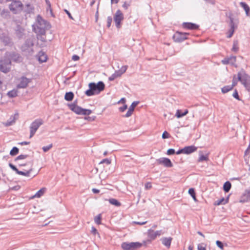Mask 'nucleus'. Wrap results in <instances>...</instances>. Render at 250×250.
Instances as JSON below:
<instances>
[{
  "instance_id": "5701e85b",
  "label": "nucleus",
  "mask_w": 250,
  "mask_h": 250,
  "mask_svg": "<svg viewBox=\"0 0 250 250\" xmlns=\"http://www.w3.org/2000/svg\"><path fill=\"white\" fill-rule=\"evenodd\" d=\"M0 39L5 45H8L11 42V39L9 37L4 34L0 35Z\"/></svg>"
},
{
  "instance_id": "ea45409f",
  "label": "nucleus",
  "mask_w": 250,
  "mask_h": 250,
  "mask_svg": "<svg viewBox=\"0 0 250 250\" xmlns=\"http://www.w3.org/2000/svg\"><path fill=\"white\" fill-rule=\"evenodd\" d=\"M34 10V8L32 7L29 4H27L26 5V8L25 9V12L27 13L30 14L32 13Z\"/></svg>"
},
{
  "instance_id": "8fccbe9b",
  "label": "nucleus",
  "mask_w": 250,
  "mask_h": 250,
  "mask_svg": "<svg viewBox=\"0 0 250 250\" xmlns=\"http://www.w3.org/2000/svg\"><path fill=\"white\" fill-rule=\"evenodd\" d=\"M232 96L235 98L236 99L238 100H241V99H240V97H239V94H238V91L237 90V89H235L233 93V94H232Z\"/></svg>"
},
{
  "instance_id": "393cba45",
  "label": "nucleus",
  "mask_w": 250,
  "mask_h": 250,
  "mask_svg": "<svg viewBox=\"0 0 250 250\" xmlns=\"http://www.w3.org/2000/svg\"><path fill=\"white\" fill-rule=\"evenodd\" d=\"M147 235L150 241L154 240L157 238L155 231L152 229H149L147 230Z\"/></svg>"
},
{
  "instance_id": "f03ea898",
  "label": "nucleus",
  "mask_w": 250,
  "mask_h": 250,
  "mask_svg": "<svg viewBox=\"0 0 250 250\" xmlns=\"http://www.w3.org/2000/svg\"><path fill=\"white\" fill-rule=\"evenodd\" d=\"M238 80L241 82L245 88L250 91V76L247 74L246 71L242 69L237 74Z\"/></svg>"
},
{
  "instance_id": "6e6d98bb",
  "label": "nucleus",
  "mask_w": 250,
  "mask_h": 250,
  "mask_svg": "<svg viewBox=\"0 0 250 250\" xmlns=\"http://www.w3.org/2000/svg\"><path fill=\"white\" fill-rule=\"evenodd\" d=\"M127 108V105L126 104H124L123 106L119 107V110L120 112H124Z\"/></svg>"
},
{
  "instance_id": "603ef678",
  "label": "nucleus",
  "mask_w": 250,
  "mask_h": 250,
  "mask_svg": "<svg viewBox=\"0 0 250 250\" xmlns=\"http://www.w3.org/2000/svg\"><path fill=\"white\" fill-rule=\"evenodd\" d=\"M37 38L42 42H45L46 41L45 35H37Z\"/></svg>"
},
{
  "instance_id": "338daca9",
  "label": "nucleus",
  "mask_w": 250,
  "mask_h": 250,
  "mask_svg": "<svg viewBox=\"0 0 250 250\" xmlns=\"http://www.w3.org/2000/svg\"><path fill=\"white\" fill-rule=\"evenodd\" d=\"M197 249L198 250H206L205 247L200 244L198 245Z\"/></svg>"
},
{
  "instance_id": "c9c22d12",
  "label": "nucleus",
  "mask_w": 250,
  "mask_h": 250,
  "mask_svg": "<svg viewBox=\"0 0 250 250\" xmlns=\"http://www.w3.org/2000/svg\"><path fill=\"white\" fill-rule=\"evenodd\" d=\"M15 122V118L14 117H11L5 123V125L6 126H10L12 125Z\"/></svg>"
},
{
  "instance_id": "ddd939ff",
  "label": "nucleus",
  "mask_w": 250,
  "mask_h": 250,
  "mask_svg": "<svg viewBox=\"0 0 250 250\" xmlns=\"http://www.w3.org/2000/svg\"><path fill=\"white\" fill-rule=\"evenodd\" d=\"M8 59L11 61H13L16 62H20L21 61V56L15 52H7L5 54Z\"/></svg>"
},
{
  "instance_id": "4be33fe9",
  "label": "nucleus",
  "mask_w": 250,
  "mask_h": 250,
  "mask_svg": "<svg viewBox=\"0 0 250 250\" xmlns=\"http://www.w3.org/2000/svg\"><path fill=\"white\" fill-rule=\"evenodd\" d=\"M249 201H250V189L245 190L241 200V202H246Z\"/></svg>"
},
{
  "instance_id": "7c9ffc66",
  "label": "nucleus",
  "mask_w": 250,
  "mask_h": 250,
  "mask_svg": "<svg viewBox=\"0 0 250 250\" xmlns=\"http://www.w3.org/2000/svg\"><path fill=\"white\" fill-rule=\"evenodd\" d=\"M240 4L241 6L243 8L246 12V14L248 15L250 11V8L249 5L244 2H241Z\"/></svg>"
},
{
  "instance_id": "13d9d810",
  "label": "nucleus",
  "mask_w": 250,
  "mask_h": 250,
  "mask_svg": "<svg viewBox=\"0 0 250 250\" xmlns=\"http://www.w3.org/2000/svg\"><path fill=\"white\" fill-rule=\"evenodd\" d=\"M9 167L12 169L14 171H15L16 173L17 172V171H18V169L16 167V166H15L14 165H13V164H12L11 163H9Z\"/></svg>"
},
{
  "instance_id": "de8ad7c7",
  "label": "nucleus",
  "mask_w": 250,
  "mask_h": 250,
  "mask_svg": "<svg viewBox=\"0 0 250 250\" xmlns=\"http://www.w3.org/2000/svg\"><path fill=\"white\" fill-rule=\"evenodd\" d=\"M28 155L21 154V155L18 156L17 157H16L15 161H18L19 160L25 159L27 158L28 157Z\"/></svg>"
},
{
  "instance_id": "58836bf2",
  "label": "nucleus",
  "mask_w": 250,
  "mask_h": 250,
  "mask_svg": "<svg viewBox=\"0 0 250 250\" xmlns=\"http://www.w3.org/2000/svg\"><path fill=\"white\" fill-rule=\"evenodd\" d=\"M7 95L11 98H14L17 96V91L16 90H12L7 93Z\"/></svg>"
},
{
  "instance_id": "e2e57ef3",
  "label": "nucleus",
  "mask_w": 250,
  "mask_h": 250,
  "mask_svg": "<svg viewBox=\"0 0 250 250\" xmlns=\"http://www.w3.org/2000/svg\"><path fill=\"white\" fill-rule=\"evenodd\" d=\"M104 163H106L107 165H108L109 164V160L108 159H103L100 164H102Z\"/></svg>"
},
{
  "instance_id": "423d86ee",
  "label": "nucleus",
  "mask_w": 250,
  "mask_h": 250,
  "mask_svg": "<svg viewBox=\"0 0 250 250\" xmlns=\"http://www.w3.org/2000/svg\"><path fill=\"white\" fill-rule=\"evenodd\" d=\"M34 45V41L33 38L27 39L24 43L21 46V50L28 54H32L33 52V46Z\"/></svg>"
},
{
  "instance_id": "4468645a",
  "label": "nucleus",
  "mask_w": 250,
  "mask_h": 250,
  "mask_svg": "<svg viewBox=\"0 0 250 250\" xmlns=\"http://www.w3.org/2000/svg\"><path fill=\"white\" fill-rule=\"evenodd\" d=\"M158 164L162 165L167 167H171L173 164L170 160L167 158L163 157L157 160Z\"/></svg>"
},
{
  "instance_id": "49530a36",
  "label": "nucleus",
  "mask_w": 250,
  "mask_h": 250,
  "mask_svg": "<svg viewBox=\"0 0 250 250\" xmlns=\"http://www.w3.org/2000/svg\"><path fill=\"white\" fill-rule=\"evenodd\" d=\"M139 103V101H134V102H133L131 104V105L129 106V109H130V110H131L134 111V108Z\"/></svg>"
},
{
  "instance_id": "3c124183",
  "label": "nucleus",
  "mask_w": 250,
  "mask_h": 250,
  "mask_svg": "<svg viewBox=\"0 0 250 250\" xmlns=\"http://www.w3.org/2000/svg\"><path fill=\"white\" fill-rule=\"evenodd\" d=\"M133 112V111H132L128 108L127 112L125 115L123 116V117H125V118L129 117L132 115Z\"/></svg>"
},
{
  "instance_id": "e433bc0d",
  "label": "nucleus",
  "mask_w": 250,
  "mask_h": 250,
  "mask_svg": "<svg viewBox=\"0 0 250 250\" xmlns=\"http://www.w3.org/2000/svg\"><path fill=\"white\" fill-rule=\"evenodd\" d=\"M110 204L116 207H120L121 205V203L118 200L113 198H110Z\"/></svg>"
},
{
  "instance_id": "864d4df0",
  "label": "nucleus",
  "mask_w": 250,
  "mask_h": 250,
  "mask_svg": "<svg viewBox=\"0 0 250 250\" xmlns=\"http://www.w3.org/2000/svg\"><path fill=\"white\" fill-rule=\"evenodd\" d=\"M170 135L166 131H165L162 134V138L163 139H167L169 138Z\"/></svg>"
},
{
  "instance_id": "c85d7f7f",
  "label": "nucleus",
  "mask_w": 250,
  "mask_h": 250,
  "mask_svg": "<svg viewBox=\"0 0 250 250\" xmlns=\"http://www.w3.org/2000/svg\"><path fill=\"white\" fill-rule=\"evenodd\" d=\"M74 95L72 92H66L64 96V99L67 101H71L74 98Z\"/></svg>"
},
{
  "instance_id": "39448f33",
  "label": "nucleus",
  "mask_w": 250,
  "mask_h": 250,
  "mask_svg": "<svg viewBox=\"0 0 250 250\" xmlns=\"http://www.w3.org/2000/svg\"><path fill=\"white\" fill-rule=\"evenodd\" d=\"M43 124V121L42 119H37L31 123L29 127L30 138H32L35 135L37 130Z\"/></svg>"
},
{
  "instance_id": "412c9836",
  "label": "nucleus",
  "mask_w": 250,
  "mask_h": 250,
  "mask_svg": "<svg viewBox=\"0 0 250 250\" xmlns=\"http://www.w3.org/2000/svg\"><path fill=\"white\" fill-rule=\"evenodd\" d=\"M184 148V154H189L195 151H196L197 148L194 146H185Z\"/></svg>"
},
{
  "instance_id": "20e7f679",
  "label": "nucleus",
  "mask_w": 250,
  "mask_h": 250,
  "mask_svg": "<svg viewBox=\"0 0 250 250\" xmlns=\"http://www.w3.org/2000/svg\"><path fill=\"white\" fill-rule=\"evenodd\" d=\"M11 63L10 60L5 55L0 61V70L1 72L6 73L11 68Z\"/></svg>"
},
{
  "instance_id": "bb28decb",
  "label": "nucleus",
  "mask_w": 250,
  "mask_h": 250,
  "mask_svg": "<svg viewBox=\"0 0 250 250\" xmlns=\"http://www.w3.org/2000/svg\"><path fill=\"white\" fill-rule=\"evenodd\" d=\"M188 113V109H186L184 112H182L181 110L178 109L176 111L175 116L178 118H182L184 116H186Z\"/></svg>"
},
{
  "instance_id": "4c0bfd02",
  "label": "nucleus",
  "mask_w": 250,
  "mask_h": 250,
  "mask_svg": "<svg viewBox=\"0 0 250 250\" xmlns=\"http://www.w3.org/2000/svg\"><path fill=\"white\" fill-rule=\"evenodd\" d=\"M19 149L17 147L14 146L12 148L10 152L11 156H15L19 153Z\"/></svg>"
},
{
  "instance_id": "774afa93",
  "label": "nucleus",
  "mask_w": 250,
  "mask_h": 250,
  "mask_svg": "<svg viewBox=\"0 0 250 250\" xmlns=\"http://www.w3.org/2000/svg\"><path fill=\"white\" fill-rule=\"evenodd\" d=\"M175 153L178 155L182 153L184 154V148L178 150Z\"/></svg>"
},
{
  "instance_id": "69168bd1",
  "label": "nucleus",
  "mask_w": 250,
  "mask_h": 250,
  "mask_svg": "<svg viewBox=\"0 0 250 250\" xmlns=\"http://www.w3.org/2000/svg\"><path fill=\"white\" fill-rule=\"evenodd\" d=\"M133 223L135 224L143 225L146 224V221H145V222L134 221Z\"/></svg>"
},
{
  "instance_id": "f257e3e1",
  "label": "nucleus",
  "mask_w": 250,
  "mask_h": 250,
  "mask_svg": "<svg viewBox=\"0 0 250 250\" xmlns=\"http://www.w3.org/2000/svg\"><path fill=\"white\" fill-rule=\"evenodd\" d=\"M104 88V84L103 82H99L97 83H91L89 84V89L85 93L88 96L99 94Z\"/></svg>"
},
{
  "instance_id": "a211bd4d",
  "label": "nucleus",
  "mask_w": 250,
  "mask_h": 250,
  "mask_svg": "<svg viewBox=\"0 0 250 250\" xmlns=\"http://www.w3.org/2000/svg\"><path fill=\"white\" fill-rule=\"evenodd\" d=\"M15 34L19 39L23 38L24 35V29L20 25H18L15 29Z\"/></svg>"
},
{
  "instance_id": "c756f323",
  "label": "nucleus",
  "mask_w": 250,
  "mask_h": 250,
  "mask_svg": "<svg viewBox=\"0 0 250 250\" xmlns=\"http://www.w3.org/2000/svg\"><path fill=\"white\" fill-rule=\"evenodd\" d=\"M231 187V184L229 181L226 182L223 185V190L225 192H228Z\"/></svg>"
},
{
  "instance_id": "5fc2aeb1",
  "label": "nucleus",
  "mask_w": 250,
  "mask_h": 250,
  "mask_svg": "<svg viewBox=\"0 0 250 250\" xmlns=\"http://www.w3.org/2000/svg\"><path fill=\"white\" fill-rule=\"evenodd\" d=\"M216 244L219 248H220L222 250L223 249L224 245L222 242L217 240L216 242Z\"/></svg>"
},
{
  "instance_id": "dca6fc26",
  "label": "nucleus",
  "mask_w": 250,
  "mask_h": 250,
  "mask_svg": "<svg viewBox=\"0 0 250 250\" xmlns=\"http://www.w3.org/2000/svg\"><path fill=\"white\" fill-rule=\"evenodd\" d=\"M183 28L189 30H197L199 28V26L195 23L192 22H184L182 24Z\"/></svg>"
},
{
  "instance_id": "9b49d317",
  "label": "nucleus",
  "mask_w": 250,
  "mask_h": 250,
  "mask_svg": "<svg viewBox=\"0 0 250 250\" xmlns=\"http://www.w3.org/2000/svg\"><path fill=\"white\" fill-rule=\"evenodd\" d=\"M189 35L188 33L176 32L173 36V39L175 42H182L188 39V36Z\"/></svg>"
},
{
  "instance_id": "2eb2a0df",
  "label": "nucleus",
  "mask_w": 250,
  "mask_h": 250,
  "mask_svg": "<svg viewBox=\"0 0 250 250\" xmlns=\"http://www.w3.org/2000/svg\"><path fill=\"white\" fill-rule=\"evenodd\" d=\"M126 69V66H123L121 69L118 71H116L115 73L110 76V81L114 80L117 77H120L125 72Z\"/></svg>"
},
{
  "instance_id": "052dcab7",
  "label": "nucleus",
  "mask_w": 250,
  "mask_h": 250,
  "mask_svg": "<svg viewBox=\"0 0 250 250\" xmlns=\"http://www.w3.org/2000/svg\"><path fill=\"white\" fill-rule=\"evenodd\" d=\"M152 188L151 184L150 182H147L145 184V188L146 189H150Z\"/></svg>"
},
{
  "instance_id": "aec40b11",
  "label": "nucleus",
  "mask_w": 250,
  "mask_h": 250,
  "mask_svg": "<svg viewBox=\"0 0 250 250\" xmlns=\"http://www.w3.org/2000/svg\"><path fill=\"white\" fill-rule=\"evenodd\" d=\"M37 24L35 27H39V26H44L47 27V22L44 21L42 17L40 15H38L37 18Z\"/></svg>"
},
{
  "instance_id": "09e8293b",
  "label": "nucleus",
  "mask_w": 250,
  "mask_h": 250,
  "mask_svg": "<svg viewBox=\"0 0 250 250\" xmlns=\"http://www.w3.org/2000/svg\"><path fill=\"white\" fill-rule=\"evenodd\" d=\"M53 146V145L52 144L49 145L47 146H44L42 147V150L44 152H47L50 149H51Z\"/></svg>"
},
{
  "instance_id": "7ed1b4c3",
  "label": "nucleus",
  "mask_w": 250,
  "mask_h": 250,
  "mask_svg": "<svg viewBox=\"0 0 250 250\" xmlns=\"http://www.w3.org/2000/svg\"><path fill=\"white\" fill-rule=\"evenodd\" d=\"M69 108L78 115H89L92 113L90 109H86L82 108L77 105V102L75 101L73 103L68 104Z\"/></svg>"
},
{
  "instance_id": "bf43d9fd",
  "label": "nucleus",
  "mask_w": 250,
  "mask_h": 250,
  "mask_svg": "<svg viewBox=\"0 0 250 250\" xmlns=\"http://www.w3.org/2000/svg\"><path fill=\"white\" fill-rule=\"evenodd\" d=\"M155 234H156V236L157 237V236H159L163 234L164 233V232L162 230H159L155 231Z\"/></svg>"
},
{
  "instance_id": "cd10ccee",
  "label": "nucleus",
  "mask_w": 250,
  "mask_h": 250,
  "mask_svg": "<svg viewBox=\"0 0 250 250\" xmlns=\"http://www.w3.org/2000/svg\"><path fill=\"white\" fill-rule=\"evenodd\" d=\"M228 201H229V197H228L226 199L224 197H223L221 199L215 201V202L214 203V205L215 206H219L220 205H225L226 203H227L228 202Z\"/></svg>"
},
{
  "instance_id": "c03bdc74",
  "label": "nucleus",
  "mask_w": 250,
  "mask_h": 250,
  "mask_svg": "<svg viewBox=\"0 0 250 250\" xmlns=\"http://www.w3.org/2000/svg\"><path fill=\"white\" fill-rule=\"evenodd\" d=\"M101 218H102L101 214H98L94 218L95 222L98 225L101 224Z\"/></svg>"
},
{
  "instance_id": "a878e982",
  "label": "nucleus",
  "mask_w": 250,
  "mask_h": 250,
  "mask_svg": "<svg viewBox=\"0 0 250 250\" xmlns=\"http://www.w3.org/2000/svg\"><path fill=\"white\" fill-rule=\"evenodd\" d=\"M39 61L43 62L47 60V56L43 51H40L38 55Z\"/></svg>"
},
{
  "instance_id": "f704fd0d",
  "label": "nucleus",
  "mask_w": 250,
  "mask_h": 250,
  "mask_svg": "<svg viewBox=\"0 0 250 250\" xmlns=\"http://www.w3.org/2000/svg\"><path fill=\"white\" fill-rule=\"evenodd\" d=\"M31 171H32L31 169H30V170L26 171H20L18 170V171H17V172L16 173L19 175L28 177V176H29L30 173Z\"/></svg>"
},
{
  "instance_id": "1a4fd4ad",
  "label": "nucleus",
  "mask_w": 250,
  "mask_h": 250,
  "mask_svg": "<svg viewBox=\"0 0 250 250\" xmlns=\"http://www.w3.org/2000/svg\"><path fill=\"white\" fill-rule=\"evenodd\" d=\"M23 5L20 1H13L9 5V8L13 14H17L22 10Z\"/></svg>"
},
{
  "instance_id": "f8f14e48",
  "label": "nucleus",
  "mask_w": 250,
  "mask_h": 250,
  "mask_svg": "<svg viewBox=\"0 0 250 250\" xmlns=\"http://www.w3.org/2000/svg\"><path fill=\"white\" fill-rule=\"evenodd\" d=\"M32 82V79L27 78L26 77L22 76L19 79V83L17 87L18 88H25L28 84Z\"/></svg>"
},
{
  "instance_id": "79ce46f5",
  "label": "nucleus",
  "mask_w": 250,
  "mask_h": 250,
  "mask_svg": "<svg viewBox=\"0 0 250 250\" xmlns=\"http://www.w3.org/2000/svg\"><path fill=\"white\" fill-rule=\"evenodd\" d=\"M45 188H42L39 190L38 192H36L35 195H34L35 197L39 198L42 196L43 193H44Z\"/></svg>"
},
{
  "instance_id": "9d476101",
  "label": "nucleus",
  "mask_w": 250,
  "mask_h": 250,
  "mask_svg": "<svg viewBox=\"0 0 250 250\" xmlns=\"http://www.w3.org/2000/svg\"><path fill=\"white\" fill-rule=\"evenodd\" d=\"M124 15L120 10H118L114 16V21L115 23V26L118 29H120L122 26L121 22L124 20Z\"/></svg>"
},
{
  "instance_id": "4d7b16f0",
  "label": "nucleus",
  "mask_w": 250,
  "mask_h": 250,
  "mask_svg": "<svg viewBox=\"0 0 250 250\" xmlns=\"http://www.w3.org/2000/svg\"><path fill=\"white\" fill-rule=\"evenodd\" d=\"M175 153V151L173 148L168 149L167 151V154L169 155H173Z\"/></svg>"
},
{
  "instance_id": "a18cd8bd",
  "label": "nucleus",
  "mask_w": 250,
  "mask_h": 250,
  "mask_svg": "<svg viewBox=\"0 0 250 250\" xmlns=\"http://www.w3.org/2000/svg\"><path fill=\"white\" fill-rule=\"evenodd\" d=\"M238 81H239L238 80V77L236 78V76L234 75L233 77L232 84L231 85L233 88L237 84Z\"/></svg>"
},
{
  "instance_id": "473e14b6",
  "label": "nucleus",
  "mask_w": 250,
  "mask_h": 250,
  "mask_svg": "<svg viewBox=\"0 0 250 250\" xmlns=\"http://www.w3.org/2000/svg\"><path fill=\"white\" fill-rule=\"evenodd\" d=\"M239 49V47L238 46V41L237 40L234 41L233 43V46L231 49V50L235 52H237L238 51Z\"/></svg>"
},
{
  "instance_id": "0e129e2a",
  "label": "nucleus",
  "mask_w": 250,
  "mask_h": 250,
  "mask_svg": "<svg viewBox=\"0 0 250 250\" xmlns=\"http://www.w3.org/2000/svg\"><path fill=\"white\" fill-rule=\"evenodd\" d=\"M79 59H80L79 57L76 55H73L72 57V60H73L74 61H77L79 60Z\"/></svg>"
},
{
  "instance_id": "b1692460",
  "label": "nucleus",
  "mask_w": 250,
  "mask_h": 250,
  "mask_svg": "<svg viewBox=\"0 0 250 250\" xmlns=\"http://www.w3.org/2000/svg\"><path fill=\"white\" fill-rule=\"evenodd\" d=\"M172 238L169 237H164L162 238L161 241L162 244L167 248H169L171 245Z\"/></svg>"
},
{
  "instance_id": "680f3d73",
  "label": "nucleus",
  "mask_w": 250,
  "mask_h": 250,
  "mask_svg": "<svg viewBox=\"0 0 250 250\" xmlns=\"http://www.w3.org/2000/svg\"><path fill=\"white\" fill-rule=\"evenodd\" d=\"M91 233H93V234L94 235H96V234H98V232H97V230L95 228H94V227H92V229H91Z\"/></svg>"
},
{
  "instance_id": "72a5a7b5",
  "label": "nucleus",
  "mask_w": 250,
  "mask_h": 250,
  "mask_svg": "<svg viewBox=\"0 0 250 250\" xmlns=\"http://www.w3.org/2000/svg\"><path fill=\"white\" fill-rule=\"evenodd\" d=\"M188 192L190 194V195L192 197L194 201L197 202V200L196 197V193L194 189L193 188H189Z\"/></svg>"
},
{
  "instance_id": "a19ab883",
  "label": "nucleus",
  "mask_w": 250,
  "mask_h": 250,
  "mask_svg": "<svg viewBox=\"0 0 250 250\" xmlns=\"http://www.w3.org/2000/svg\"><path fill=\"white\" fill-rule=\"evenodd\" d=\"M0 15L4 18H7L9 16V12L8 10L3 9L1 11Z\"/></svg>"
},
{
  "instance_id": "2f4dec72",
  "label": "nucleus",
  "mask_w": 250,
  "mask_h": 250,
  "mask_svg": "<svg viewBox=\"0 0 250 250\" xmlns=\"http://www.w3.org/2000/svg\"><path fill=\"white\" fill-rule=\"evenodd\" d=\"M233 88L231 85H226L221 88V91L223 93H226L229 91L231 90Z\"/></svg>"
},
{
  "instance_id": "6e6552de",
  "label": "nucleus",
  "mask_w": 250,
  "mask_h": 250,
  "mask_svg": "<svg viewBox=\"0 0 250 250\" xmlns=\"http://www.w3.org/2000/svg\"><path fill=\"white\" fill-rule=\"evenodd\" d=\"M229 19L230 20L229 23L230 28L227 33V37L228 38H230L232 36L235 31V29L237 28L238 23V20H236V21H235L233 18L231 16L229 17Z\"/></svg>"
},
{
  "instance_id": "37998d69",
  "label": "nucleus",
  "mask_w": 250,
  "mask_h": 250,
  "mask_svg": "<svg viewBox=\"0 0 250 250\" xmlns=\"http://www.w3.org/2000/svg\"><path fill=\"white\" fill-rule=\"evenodd\" d=\"M208 160V155H201L198 159V162L207 161Z\"/></svg>"
},
{
  "instance_id": "f3484780",
  "label": "nucleus",
  "mask_w": 250,
  "mask_h": 250,
  "mask_svg": "<svg viewBox=\"0 0 250 250\" xmlns=\"http://www.w3.org/2000/svg\"><path fill=\"white\" fill-rule=\"evenodd\" d=\"M236 61V58L235 56H230V57L225 58L221 61V62L223 64H228L229 63L233 65Z\"/></svg>"
},
{
  "instance_id": "6ab92c4d",
  "label": "nucleus",
  "mask_w": 250,
  "mask_h": 250,
  "mask_svg": "<svg viewBox=\"0 0 250 250\" xmlns=\"http://www.w3.org/2000/svg\"><path fill=\"white\" fill-rule=\"evenodd\" d=\"M46 27L44 26L35 27V25H33V30L37 35H45Z\"/></svg>"
},
{
  "instance_id": "0eeeda50",
  "label": "nucleus",
  "mask_w": 250,
  "mask_h": 250,
  "mask_svg": "<svg viewBox=\"0 0 250 250\" xmlns=\"http://www.w3.org/2000/svg\"><path fill=\"white\" fill-rule=\"evenodd\" d=\"M142 244L136 242H124L122 244V248L124 250H135L141 248Z\"/></svg>"
}]
</instances>
